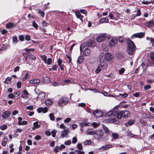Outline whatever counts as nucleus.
<instances>
[{"mask_svg": "<svg viewBox=\"0 0 154 154\" xmlns=\"http://www.w3.org/2000/svg\"><path fill=\"white\" fill-rule=\"evenodd\" d=\"M118 106H116L112 111L109 112L107 114V115L109 117H111V118L107 120V122L110 123H113L116 122L119 123V122L116 121L115 118H117L118 114Z\"/></svg>", "mask_w": 154, "mask_h": 154, "instance_id": "1", "label": "nucleus"}, {"mask_svg": "<svg viewBox=\"0 0 154 154\" xmlns=\"http://www.w3.org/2000/svg\"><path fill=\"white\" fill-rule=\"evenodd\" d=\"M127 44L128 48L127 50V52L129 54L133 55L136 48L134 42L130 39H128Z\"/></svg>", "mask_w": 154, "mask_h": 154, "instance_id": "2", "label": "nucleus"}, {"mask_svg": "<svg viewBox=\"0 0 154 154\" xmlns=\"http://www.w3.org/2000/svg\"><path fill=\"white\" fill-rule=\"evenodd\" d=\"M94 45L95 43L93 40H89L80 46V51L81 52H82V50L85 48V47H94Z\"/></svg>", "mask_w": 154, "mask_h": 154, "instance_id": "3", "label": "nucleus"}, {"mask_svg": "<svg viewBox=\"0 0 154 154\" xmlns=\"http://www.w3.org/2000/svg\"><path fill=\"white\" fill-rule=\"evenodd\" d=\"M129 114L130 113L127 110H122L119 112H118L117 118L119 119L121 118L126 119L128 117Z\"/></svg>", "mask_w": 154, "mask_h": 154, "instance_id": "4", "label": "nucleus"}, {"mask_svg": "<svg viewBox=\"0 0 154 154\" xmlns=\"http://www.w3.org/2000/svg\"><path fill=\"white\" fill-rule=\"evenodd\" d=\"M103 135L104 132L102 130H96V133L94 137L98 141H100L103 139Z\"/></svg>", "mask_w": 154, "mask_h": 154, "instance_id": "5", "label": "nucleus"}, {"mask_svg": "<svg viewBox=\"0 0 154 154\" xmlns=\"http://www.w3.org/2000/svg\"><path fill=\"white\" fill-rule=\"evenodd\" d=\"M102 68L104 69H106L108 68V64H106L105 63L102 62L100 63H99L97 68L95 69V72L97 74L100 73L101 71Z\"/></svg>", "mask_w": 154, "mask_h": 154, "instance_id": "6", "label": "nucleus"}, {"mask_svg": "<svg viewBox=\"0 0 154 154\" xmlns=\"http://www.w3.org/2000/svg\"><path fill=\"white\" fill-rule=\"evenodd\" d=\"M69 101L68 98L65 97H61L58 101V105L60 106H64L67 104Z\"/></svg>", "mask_w": 154, "mask_h": 154, "instance_id": "7", "label": "nucleus"}, {"mask_svg": "<svg viewBox=\"0 0 154 154\" xmlns=\"http://www.w3.org/2000/svg\"><path fill=\"white\" fill-rule=\"evenodd\" d=\"M118 39L115 37L112 38L109 42V46L111 48L115 47L117 44Z\"/></svg>", "mask_w": 154, "mask_h": 154, "instance_id": "8", "label": "nucleus"}, {"mask_svg": "<svg viewBox=\"0 0 154 154\" xmlns=\"http://www.w3.org/2000/svg\"><path fill=\"white\" fill-rule=\"evenodd\" d=\"M145 33L144 32H140L137 33L133 34L131 37V39H133L134 38H142L145 35Z\"/></svg>", "mask_w": 154, "mask_h": 154, "instance_id": "9", "label": "nucleus"}, {"mask_svg": "<svg viewBox=\"0 0 154 154\" xmlns=\"http://www.w3.org/2000/svg\"><path fill=\"white\" fill-rule=\"evenodd\" d=\"M104 54L103 53H101L99 55L98 57V60L99 62V63H101L102 62L106 64H107L106 61L104 60Z\"/></svg>", "mask_w": 154, "mask_h": 154, "instance_id": "10", "label": "nucleus"}, {"mask_svg": "<svg viewBox=\"0 0 154 154\" xmlns=\"http://www.w3.org/2000/svg\"><path fill=\"white\" fill-rule=\"evenodd\" d=\"M106 37V34L105 33H103L100 35L98 36L97 39V41L99 42H100L104 40Z\"/></svg>", "mask_w": 154, "mask_h": 154, "instance_id": "11", "label": "nucleus"}, {"mask_svg": "<svg viewBox=\"0 0 154 154\" xmlns=\"http://www.w3.org/2000/svg\"><path fill=\"white\" fill-rule=\"evenodd\" d=\"M114 58V56L110 53H106L105 54H104V59L107 61H110L112 60Z\"/></svg>", "mask_w": 154, "mask_h": 154, "instance_id": "12", "label": "nucleus"}, {"mask_svg": "<svg viewBox=\"0 0 154 154\" xmlns=\"http://www.w3.org/2000/svg\"><path fill=\"white\" fill-rule=\"evenodd\" d=\"M93 114L94 116L97 118H100L103 116L102 112L100 111L97 110L94 111L93 112Z\"/></svg>", "mask_w": 154, "mask_h": 154, "instance_id": "13", "label": "nucleus"}, {"mask_svg": "<svg viewBox=\"0 0 154 154\" xmlns=\"http://www.w3.org/2000/svg\"><path fill=\"white\" fill-rule=\"evenodd\" d=\"M69 128H66L63 129L62 132V134L60 136V137L63 138L64 137H66L68 132L69 131Z\"/></svg>", "mask_w": 154, "mask_h": 154, "instance_id": "14", "label": "nucleus"}, {"mask_svg": "<svg viewBox=\"0 0 154 154\" xmlns=\"http://www.w3.org/2000/svg\"><path fill=\"white\" fill-rule=\"evenodd\" d=\"M85 50L83 51V55L85 56H89L91 54V51L90 49L85 47Z\"/></svg>", "mask_w": 154, "mask_h": 154, "instance_id": "15", "label": "nucleus"}, {"mask_svg": "<svg viewBox=\"0 0 154 154\" xmlns=\"http://www.w3.org/2000/svg\"><path fill=\"white\" fill-rule=\"evenodd\" d=\"M33 125V127L32 128L33 130H34L35 129L38 128L40 127V123H39L38 121L34 122Z\"/></svg>", "mask_w": 154, "mask_h": 154, "instance_id": "16", "label": "nucleus"}, {"mask_svg": "<svg viewBox=\"0 0 154 154\" xmlns=\"http://www.w3.org/2000/svg\"><path fill=\"white\" fill-rule=\"evenodd\" d=\"M40 80L38 79H34L30 80L29 83L31 84H37L40 83Z\"/></svg>", "mask_w": 154, "mask_h": 154, "instance_id": "17", "label": "nucleus"}, {"mask_svg": "<svg viewBox=\"0 0 154 154\" xmlns=\"http://www.w3.org/2000/svg\"><path fill=\"white\" fill-rule=\"evenodd\" d=\"M11 112L8 111L5 112L2 114V117L3 119H6L10 115Z\"/></svg>", "mask_w": 154, "mask_h": 154, "instance_id": "18", "label": "nucleus"}, {"mask_svg": "<svg viewBox=\"0 0 154 154\" xmlns=\"http://www.w3.org/2000/svg\"><path fill=\"white\" fill-rule=\"evenodd\" d=\"M154 25V22L152 20L146 21L145 23V25L147 27H152Z\"/></svg>", "mask_w": 154, "mask_h": 154, "instance_id": "19", "label": "nucleus"}, {"mask_svg": "<svg viewBox=\"0 0 154 154\" xmlns=\"http://www.w3.org/2000/svg\"><path fill=\"white\" fill-rule=\"evenodd\" d=\"M23 94L22 96L23 98L25 99L28 98H29L28 95H29V93L26 90H25L23 91Z\"/></svg>", "mask_w": 154, "mask_h": 154, "instance_id": "20", "label": "nucleus"}, {"mask_svg": "<svg viewBox=\"0 0 154 154\" xmlns=\"http://www.w3.org/2000/svg\"><path fill=\"white\" fill-rule=\"evenodd\" d=\"M103 129V131L105 132V133L107 134H109L110 131L108 129V128L106 126L104 125H102Z\"/></svg>", "mask_w": 154, "mask_h": 154, "instance_id": "21", "label": "nucleus"}, {"mask_svg": "<svg viewBox=\"0 0 154 154\" xmlns=\"http://www.w3.org/2000/svg\"><path fill=\"white\" fill-rule=\"evenodd\" d=\"M99 22L100 23H108L109 22V19L107 17H103L100 20Z\"/></svg>", "mask_w": 154, "mask_h": 154, "instance_id": "22", "label": "nucleus"}, {"mask_svg": "<svg viewBox=\"0 0 154 154\" xmlns=\"http://www.w3.org/2000/svg\"><path fill=\"white\" fill-rule=\"evenodd\" d=\"M53 103L52 100L50 99H47L45 101V104L47 106H50Z\"/></svg>", "mask_w": 154, "mask_h": 154, "instance_id": "23", "label": "nucleus"}, {"mask_svg": "<svg viewBox=\"0 0 154 154\" xmlns=\"http://www.w3.org/2000/svg\"><path fill=\"white\" fill-rule=\"evenodd\" d=\"M84 60L83 57L82 56H80L78 58L77 62L79 64L83 62Z\"/></svg>", "mask_w": 154, "mask_h": 154, "instance_id": "24", "label": "nucleus"}, {"mask_svg": "<svg viewBox=\"0 0 154 154\" xmlns=\"http://www.w3.org/2000/svg\"><path fill=\"white\" fill-rule=\"evenodd\" d=\"M112 147V146L111 144H107L104 146H102L101 148H102L103 150H106Z\"/></svg>", "mask_w": 154, "mask_h": 154, "instance_id": "25", "label": "nucleus"}, {"mask_svg": "<svg viewBox=\"0 0 154 154\" xmlns=\"http://www.w3.org/2000/svg\"><path fill=\"white\" fill-rule=\"evenodd\" d=\"M8 140V138L6 137H5L3 138L2 144V146H5L7 143Z\"/></svg>", "mask_w": 154, "mask_h": 154, "instance_id": "26", "label": "nucleus"}, {"mask_svg": "<svg viewBox=\"0 0 154 154\" xmlns=\"http://www.w3.org/2000/svg\"><path fill=\"white\" fill-rule=\"evenodd\" d=\"M15 26L14 23L10 22L6 25V27L7 28L9 29L14 26Z\"/></svg>", "mask_w": 154, "mask_h": 154, "instance_id": "27", "label": "nucleus"}, {"mask_svg": "<svg viewBox=\"0 0 154 154\" xmlns=\"http://www.w3.org/2000/svg\"><path fill=\"white\" fill-rule=\"evenodd\" d=\"M12 79L11 77H8L5 79L4 82L6 84H8L11 80Z\"/></svg>", "mask_w": 154, "mask_h": 154, "instance_id": "28", "label": "nucleus"}, {"mask_svg": "<svg viewBox=\"0 0 154 154\" xmlns=\"http://www.w3.org/2000/svg\"><path fill=\"white\" fill-rule=\"evenodd\" d=\"M45 93L43 92H42L38 94L37 98L38 97L41 100H42L45 98Z\"/></svg>", "mask_w": 154, "mask_h": 154, "instance_id": "29", "label": "nucleus"}, {"mask_svg": "<svg viewBox=\"0 0 154 154\" xmlns=\"http://www.w3.org/2000/svg\"><path fill=\"white\" fill-rule=\"evenodd\" d=\"M96 131H87L86 132V134L87 135H95L96 133Z\"/></svg>", "mask_w": 154, "mask_h": 154, "instance_id": "30", "label": "nucleus"}, {"mask_svg": "<svg viewBox=\"0 0 154 154\" xmlns=\"http://www.w3.org/2000/svg\"><path fill=\"white\" fill-rule=\"evenodd\" d=\"M80 126L81 128L83 127L84 126H89L91 125V124L90 123H81L80 124Z\"/></svg>", "mask_w": 154, "mask_h": 154, "instance_id": "31", "label": "nucleus"}, {"mask_svg": "<svg viewBox=\"0 0 154 154\" xmlns=\"http://www.w3.org/2000/svg\"><path fill=\"white\" fill-rule=\"evenodd\" d=\"M134 122L133 120H130L126 124V125L128 127L132 125H133Z\"/></svg>", "mask_w": 154, "mask_h": 154, "instance_id": "32", "label": "nucleus"}, {"mask_svg": "<svg viewBox=\"0 0 154 154\" xmlns=\"http://www.w3.org/2000/svg\"><path fill=\"white\" fill-rule=\"evenodd\" d=\"M112 140L113 139L114 140H116L119 137V135L116 133H112Z\"/></svg>", "mask_w": 154, "mask_h": 154, "instance_id": "33", "label": "nucleus"}, {"mask_svg": "<svg viewBox=\"0 0 154 154\" xmlns=\"http://www.w3.org/2000/svg\"><path fill=\"white\" fill-rule=\"evenodd\" d=\"M75 14L77 17L80 19L81 21H82V17L81 14L79 11H76Z\"/></svg>", "mask_w": 154, "mask_h": 154, "instance_id": "34", "label": "nucleus"}, {"mask_svg": "<svg viewBox=\"0 0 154 154\" xmlns=\"http://www.w3.org/2000/svg\"><path fill=\"white\" fill-rule=\"evenodd\" d=\"M52 63V59L51 58H48V59L47 60L45 63V64H47L48 65H51Z\"/></svg>", "mask_w": 154, "mask_h": 154, "instance_id": "35", "label": "nucleus"}, {"mask_svg": "<svg viewBox=\"0 0 154 154\" xmlns=\"http://www.w3.org/2000/svg\"><path fill=\"white\" fill-rule=\"evenodd\" d=\"M18 124L19 125H26L27 124V122L26 121H23L22 122H18Z\"/></svg>", "mask_w": 154, "mask_h": 154, "instance_id": "36", "label": "nucleus"}, {"mask_svg": "<svg viewBox=\"0 0 154 154\" xmlns=\"http://www.w3.org/2000/svg\"><path fill=\"white\" fill-rule=\"evenodd\" d=\"M128 136L131 137L136 138L137 136V135H135L132 134L131 132H129L128 133Z\"/></svg>", "mask_w": 154, "mask_h": 154, "instance_id": "37", "label": "nucleus"}, {"mask_svg": "<svg viewBox=\"0 0 154 154\" xmlns=\"http://www.w3.org/2000/svg\"><path fill=\"white\" fill-rule=\"evenodd\" d=\"M12 39L13 42L15 44H16L18 41L17 37L16 36H13Z\"/></svg>", "mask_w": 154, "mask_h": 154, "instance_id": "38", "label": "nucleus"}, {"mask_svg": "<svg viewBox=\"0 0 154 154\" xmlns=\"http://www.w3.org/2000/svg\"><path fill=\"white\" fill-rule=\"evenodd\" d=\"M41 57L42 60L45 63L47 60V57L45 55H42L41 56Z\"/></svg>", "mask_w": 154, "mask_h": 154, "instance_id": "39", "label": "nucleus"}, {"mask_svg": "<svg viewBox=\"0 0 154 154\" xmlns=\"http://www.w3.org/2000/svg\"><path fill=\"white\" fill-rule=\"evenodd\" d=\"M44 82L46 83H48L50 82V80L49 77H46L44 79Z\"/></svg>", "mask_w": 154, "mask_h": 154, "instance_id": "40", "label": "nucleus"}, {"mask_svg": "<svg viewBox=\"0 0 154 154\" xmlns=\"http://www.w3.org/2000/svg\"><path fill=\"white\" fill-rule=\"evenodd\" d=\"M86 106V104L85 103H79L78 105V106L79 107H84Z\"/></svg>", "mask_w": 154, "mask_h": 154, "instance_id": "41", "label": "nucleus"}, {"mask_svg": "<svg viewBox=\"0 0 154 154\" xmlns=\"http://www.w3.org/2000/svg\"><path fill=\"white\" fill-rule=\"evenodd\" d=\"M141 66L143 69H146L147 68V66L146 64L143 62L141 64Z\"/></svg>", "mask_w": 154, "mask_h": 154, "instance_id": "42", "label": "nucleus"}, {"mask_svg": "<svg viewBox=\"0 0 154 154\" xmlns=\"http://www.w3.org/2000/svg\"><path fill=\"white\" fill-rule=\"evenodd\" d=\"M50 119L52 121H54V117L53 113H51L49 115Z\"/></svg>", "mask_w": 154, "mask_h": 154, "instance_id": "43", "label": "nucleus"}, {"mask_svg": "<svg viewBox=\"0 0 154 154\" xmlns=\"http://www.w3.org/2000/svg\"><path fill=\"white\" fill-rule=\"evenodd\" d=\"M7 128V126L6 125H4L0 126V128L2 130H3L6 129Z\"/></svg>", "mask_w": 154, "mask_h": 154, "instance_id": "44", "label": "nucleus"}, {"mask_svg": "<svg viewBox=\"0 0 154 154\" xmlns=\"http://www.w3.org/2000/svg\"><path fill=\"white\" fill-rule=\"evenodd\" d=\"M125 69L124 68H122L120 70H119V74L120 75L123 74L125 72Z\"/></svg>", "mask_w": 154, "mask_h": 154, "instance_id": "45", "label": "nucleus"}, {"mask_svg": "<svg viewBox=\"0 0 154 154\" xmlns=\"http://www.w3.org/2000/svg\"><path fill=\"white\" fill-rule=\"evenodd\" d=\"M78 149L79 150H82V145L80 143H78L77 145Z\"/></svg>", "mask_w": 154, "mask_h": 154, "instance_id": "46", "label": "nucleus"}, {"mask_svg": "<svg viewBox=\"0 0 154 154\" xmlns=\"http://www.w3.org/2000/svg\"><path fill=\"white\" fill-rule=\"evenodd\" d=\"M151 88V86L150 85H148L144 87V88L146 90H148Z\"/></svg>", "mask_w": 154, "mask_h": 154, "instance_id": "47", "label": "nucleus"}, {"mask_svg": "<svg viewBox=\"0 0 154 154\" xmlns=\"http://www.w3.org/2000/svg\"><path fill=\"white\" fill-rule=\"evenodd\" d=\"M38 13L39 14H40L41 16L42 17H44V15H45V13H44V12L43 11H41L40 10H39V11H38Z\"/></svg>", "mask_w": 154, "mask_h": 154, "instance_id": "48", "label": "nucleus"}, {"mask_svg": "<svg viewBox=\"0 0 154 154\" xmlns=\"http://www.w3.org/2000/svg\"><path fill=\"white\" fill-rule=\"evenodd\" d=\"M118 40L119 42L121 43H122L124 42L123 39L121 36H119L118 37Z\"/></svg>", "mask_w": 154, "mask_h": 154, "instance_id": "49", "label": "nucleus"}, {"mask_svg": "<svg viewBox=\"0 0 154 154\" xmlns=\"http://www.w3.org/2000/svg\"><path fill=\"white\" fill-rule=\"evenodd\" d=\"M8 97L10 99L14 98L15 96L12 93H10L8 95Z\"/></svg>", "mask_w": 154, "mask_h": 154, "instance_id": "50", "label": "nucleus"}, {"mask_svg": "<svg viewBox=\"0 0 154 154\" xmlns=\"http://www.w3.org/2000/svg\"><path fill=\"white\" fill-rule=\"evenodd\" d=\"M141 13L140 10V9H138L137 10V13L136 15L137 16H139L141 15Z\"/></svg>", "mask_w": 154, "mask_h": 154, "instance_id": "51", "label": "nucleus"}, {"mask_svg": "<svg viewBox=\"0 0 154 154\" xmlns=\"http://www.w3.org/2000/svg\"><path fill=\"white\" fill-rule=\"evenodd\" d=\"M48 111V109L46 107H43V109H42V112L43 113H45L46 112H47Z\"/></svg>", "mask_w": 154, "mask_h": 154, "instance_id": "52", "label": "nucleus"}, {"mask_svg": "<svg viewBox=\"0 0 154 154\" xmlns=\"http://www.w3.org/2000/svg\"><path fill=\"white\" fill-rule=\"evenodd\" d=\"M91 140H88L85 141L84 143L85 145H89L91 144Z\"/></svg>", "mask_w": 154, "mask_h": 154, "instance_id": "53", "label": "nucleus"}, {"mask_svg": "<svg viewBox=\"0 0 154 154\" xmlns=\"http://www.w3.org/2000/svg\"><path fill=\"white\" fill-rule=\"evenodd\" d=\"M150 58L152 60L154 61V52H152L150 54Z\"/></svg>", "mask_w": 154, "mask_h": 154, "instance_id": "54", "label": "nucleus"}, {"mask_svg": "<svg viewBox=\"0 0 154 154\" xmlns=\"http://www.w3.org/2000/svg\"><path fill=\"white\" fill-rule=\"evenodd\" d=\"M71 120V119L70 118H68L64 120V122L65 123H68L69 122H70Z\"/></svg>", "mask_w": 154, "mask_h": 154, "instance_id": "55", "label": "nucleus"}, {"mask_svg": "<svg viewBox=\"0 0 154 154\" xmlns=\"http://www.w3.org/2000/svg\"><path fill=\"white\" fill-rule=\"evenodd\" d=\"M137 16L136 14H133L130 16V19L132 20H134Z\"/></svg>", "mask_w": 154, "mask_h": 154, "instance_id": "56", "label": "nucleus"}, {"mask_svg": "<svg viewBox=\"0 0 154 154\" xmlns=\"http://www.w3.org/2000/svg\"><path fill=\"white\" fill-rule=\"evenodd\" d=\"M17 86L18 88H19L21 87V82H18L17 83Z\"/></svg>", "mask_w": 154, "mask_h": 154, "instance_id": "57", "label": "nucleus"}, {"mask_svg": "<svg viewBox=\"0 0 154 154\" xmlns=\"http://www.w3.org/2000/svg\"><path fill=\"white\" fill-rule=\"evenodd\" d=\"M120 95L121 97L123 98H125L127 97L128 95V94L125 93L123 94H120Z\"/></svg>", "mask_w": 154, "mask_h": 154, "instance_id": "58", "label": "nucleus"}, {"mask_svg": "<svg viewBox=\"0 0 154 154\" xmlns=\"http://www.w3.org/2000/svg\"><path fill=\"white\" fill-rule=\"evenodd\" d=\"M92 125V126L94 128L97 127L98 126H99V125H98L97 123L96 122H93L91 124V125Z\"/></svg>", "mask_w": 154, "mask_h": 154, "instance_id": "59", "label": "nucleus"}, {"mask_svg": "<svg viewBox=\"0 0 154 154\" xmlns=\"http://www.w3.org/2000/svg\"><path fill=\"white\" fill-rule=\"evenodd\" d=\"M26 109H27L32 110L33 109V107L32 106H30L26 107Z\"/></svg>", "mask_w": 154, "mask_h": 154, "instance_id": "60", "label": "nucleus"}, {"mask_svg": "<svg viewBox=\"0 0 154 154\" xmlns=\"http://www.w3.org/2000/svg\"><path fill=\"white\" fill-rule=\"evenodd\" d=\"M77 140L75 137H73L72 140V143H75L77 142Z\"/></svg>", "mask_w": 154, "mask_h": 154, "instance_id": "61", "label": "nucleus"}, {"mask_svg": "<svg viewBox=\"0 0 154 154\" xmlns=\"http://www.w3.org/2000/svg\"><path fill=\"white\" fill-rule=\"evenodd\" d=\"M58 64L59 66H60L62 65V60L61 59H59L57 60Z\"/></svg>", "mask_w": 154, "mask_h": 154, "instance_id": "62", "label": "nucleus"}, {"mask_svg": "<svg viewBox=\"0 0 154 154\" xmlns=\"http://www.w3.org/2000/svg\"><path fill=\"white\" fill-rule=\"evenodd\" d=\"M32 25L34 27L36 28H38V26L37 24L34 22H32Z\"/></svg>", "mask_w": 154, "mask_h": 154, "instance_id": "63", "label": "nucleus"}, {"mask_svg": "<svg viewBox=\"0 0 154 154\" xmlns=\"http://www.w3.org/2000/svg\"><path fill=\"white\" fill-rule=\"evenodd\" d=\"M59 150H60V148L59 146H56V147L54 149V151L56 152H58Z\"/></svg>", "mask_w": 154, "mask_h": 154, "instance_id": "64", "label": "nucleus"}]
</instances>
